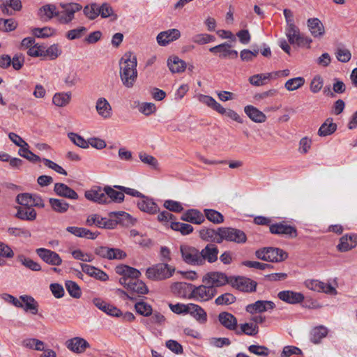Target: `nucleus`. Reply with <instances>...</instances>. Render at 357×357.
Wrapping results in <instances>:
<instances>
[{
  "label": "nucleus",
  "mask_w": 357,
  "mask_h": 357,
  "mask_svg": "<svg viewBox=\"0 0 357 357\" xmlns=\"http://www.w3.org/2000/svg\"><path fill=\"white\" fill-rule=\"evenodd\" d=\"M137 58L132 53L125 54L120 60V78L126 88H132L137 81Z\"/></svg>",
  "instance_id": "f257e3e1"
},
{
  "label": "nucleus",
  "mask_w": 357,
  "mask_h": 357,
  "mask_svg": "<svg viewBox=\"0 0 357 357\" xmlns=\"http://www.w3.org/2000/svg\"><path fill=\"white\" fill-rule=\"evenodd\" d=\"M257 259L269 262H280L288 257L287 252L282 249L273 247H266L255 252Z\"/></svg>",
  "instance_id": "f03ea898"
},
{
  "label": "nucleus",
  "mask_w": 357,
  "mask_h": 357,
  "mask_svg": "<svg viewBox=\"0 0 357 357\" xmlns=\"http://www.w3.org/2000/svg\"><path fill=\"white\" fill-rule=\"evenodd\" d=\"M175 269L167 263L158 264L146 269V275L152 280H162L170 278Z\"/></svg>",
  "instance_id": "7ed1b4c3"
},
{
  "label": "nucleus",
  "mask_w": 357,
  "mask_h": 357,
  "mask_svg": "<svg viewBox=\"0 0 357 357\" xmlns=\"http://www.w3.org/2000/svg\"><path fill=\"white\" fill-rule=\"evenodd\" d=\"M285 34L290 44H296L298 46L307 45L312 43V40L301 33L299 28L296 25L286 26Z\"/></svg>",
  "instance_id": "20e7f679"
},
{
  "label": "nucleus",
  "mask_w": 357,
  "mask_h": 357,
  "mask_svg": "<svg viewBox=\"0 0 357 357\" xmlns=\"http://www.w3.org/2000/svg\"><path fill=\"white\" fill-rule=\"evenodd\" d=\"M180 252L183 261L191 266H202L200 251L191 245L182 244L180 245Z\"/></svg>",
  "instance_id": "39448f33"
},
{
  "label": "nucleus",
  "mask_w": 357,
  "mask_h": 357,
  "mask_svg": "<svg viewBox=\"0 0 357 357\" xmlns=\"http://www.w3.org/2000/svg\"><path fill=\"white\" fill-rule=\"evenodd\" d=\"M63 10H58L57 20L61 24H68L72 22L75 17V13L81 10L82 6L77 3H70L61 5Z\"/></svg>",
  "instance_id": "423d86ee"
},
{
  "label": "nucleus",
  "mask_w": 357,
  "mask_h": 357,
  "mask_svg": "<svg viewBox=\"0 0 357 357\" xmlns=\"http://www.w3.org/2000/svg\"><path fill=\"white\" fill-rule=\"evenodd\" d=\"M222 242H234L236 243H244L247 241V236L244 231L241 229L232 227H220Z\"/></svg>",
  "instance_id": "0eeeda50"
},
{
  "label": "nucleus",
  "mask_w": 357,
  "mask_h": 357,
  "mask_svg": "<svg viewBox=\"0 0 357 357\" xmlns=\"http://www.w3.org/2000/svg\"><path fill=\"white\" fill-rule=\"evenodd\" d=\"M230 279L227 275L222 272L212 271L206 273L202 279L204 284H208L216 289L227 284H230Z\"/></svg>",
  "instance_id": "6e6552de"
},
{
  "label": "nucleus",
  "mask_w": 357,
  "mask_h": 357,
  "mask_svg": "<svg viewBox=\"0 0 357 357\" xmlns=\"http://www.w3.org/2000/svg\"><path fill=\"white\" fill-rule=\"evenodd\" d=\"M192 296L199 301L211 300L217 294V289L208 284H202L199 287L190 285Z\"/></svg>",
  "instance_id": "1a4fd4ad"
},
{
  "label": "nucleus",
  "mask_w": 357,
  "mask_h": 357,
  "mask_svg": "<svg viewBox=\"0 0 357 357\" xmlns=\"http://www.w3.org/2000/svg\"><path fill=\"white\" fill-rule=\"evenodd\" d=\"M219 250L214 243H208L201 251V264L204 265L206 261L213 264L218 259Z\"/></svg>",
  "instance_id": "9d476101"
},
{
  "label": "nucleus",
  "mask_w": 357,
  "mask_h": 357,
  "mask_svg": "<svg viewBox=\"0 0 357 357\" xmlns=\"http://www.w3.org/2000/svg\"><path fill=\"white\" fill-rule=\"evenodd\" d=\"M230 284L233 287L246 292L255 291L257 287L256 282L245 277L231 278Z\"/></svg>",
  "instance_id": "9b49d317"
},
{
  "label": "nucleus",
  "mask_w": 357,
  "mask_h": 357,
  "mask_svg": "<svg viewBox=\"0 0 357 357\" xmlns=\"http://www.w3.org/2000/svg\"><path fill=\"white\" fill-rule=\"evenodd\" d=\"M269 230L273 234L284 235L290 238H296L298 236L296 228L287 225L284 222L271 225Z\"/></svg>",
  "instance_id": "f8f14e48"
},
{
  "label": "nucleus",
  "mask_w": 357,
  "mask_h": 357,
  "mask_svg": "<svg viewBox=\"0 0 357 357\" xmlns=\"http://www.w3.org/2000/svg\"><path fill=\"white\" fill-rule=\"evenodd\" d=\"M305 287L312 291L324 292L331 295H336L337 291L331 284L324 283L318 280H307L305 281Z\"/></svg>",
  "instance_id": "ddd939ff"
},
{
  "label": "nucleus",
  "mask_w": 357,
  "mask_h": 357,
  "mask_svg": "<svg viewBox=\"0 0 357 357\" xmlns=\"http://www.w3.org/2000/svg\"><path fill=\"white\" fill-rule=\"evenodd\" d=\"M115 272L121 275V278H124L126 283L139 279L141 276V272L139 270L123 264L116 266Z\"/></svg>",
  "instance_id": "4468645a"
},
{
  "label": "nucleus",
  "mask_w": 357,
  "mask_h": 357,
  "mask_svg": "<svg viewBox=\"0 0 357 357\" xmlns=\"http://www.w3.org/2000/svg\"><path fill=\"white\" fill-rule=\"evenodd\" d=\"M86 225L89 227L95 225L99 228L111 229L116 227V222L113 220L102 218L98 214H93L88 216L86 220Z\"/></svg>",
  "instance_id": "2eb2a0df"
},
{
  "label": "nucleus",
  "mask_w": 357,
  "mask_h": 357,
  "mask_svg": "<svg viewBox=\"0 0 357 357\" xmlns=\"http://www.w3.org/2000/svg\"><path fill=\"white\" fill-rule=\"evenodd\" d=\"M36 252L40 259L48 264L59 266L62 263L60 256L52 250L40 248L36 249Z\"/></svg>",
  "instance_id": "dca6fc26"
},
{
  "label": "nucleus",
  "mask_w": 357,
  "mask_h": 357,
  "mask_svg": "<svg viewBox=\"0 0 357 357\" xmlns=\"http://www.w3.org/2000/svg\"><path fill=\"white\" fill-rule=\"evenodd\" d=\"M181 37V32L177 29H170L167 31L160 32L156 40L159 45L167 46L170 43L174 42Z\"/></svg>",
  "instance_id": "f3484780"
},
{
  "label": "nucleus",
  "mask_w": 357,
  "mask_h": 357,
  "mask_svg": "<svg viewBox=\"0 0 357 357\" xmlns=\"http://www.w3.org/2000/svg\"><path fill=\"white\" fill-rule=\"evenodd\" d=\"M307 26L310 33L314 38H321L325 35V27L319 18H309L307 20Z\"/></svg>",
  "instance_id": "a211bd4d"
},
{
  "label": "nucleus",
  "mask_w": 357,
  "mask_h": 357,
  "mask_svg": "<svg viewBox=\"0 0 357 357\" xmlns=\"http://www.w3.org/2000/svg\"><path fill=\"white\" fill-rule=\"evenodd\" d=\"M119 282L128 290H130L133 293H137L138 294H146L149 292L148 287L145 283L139 279L129 283H126L124 278H119Z\"/></svg>",
  "instance_id": "6ab92c4d"
},
{
  "label": "nucleus",
  "mask_w": 357,
  "mask_h": 357,
  "mask_svg": "<svg viewBox=\"0 0 357 357\" xmlns=\"http://www.w3.org/2000/svg\"><path fill=\"white\" fill-rule=\"evenodd\" d=\"M275 307V305L271 301H257L254 303L249 304L246 306L245 310L250 314L261 313L271 309Z\"/></svg>",
  "instance_id": "aec40b11"
},
{
  "label": "nucleus",
  "mask_w": 357,
  "mask_h": 357,
  "mask_svg": "<svg viewBox=\"0 0 357 357\" xmlns=\"http://www.w3.org/2000/svg\"><path fill=\"white\" fill-rule=\"evenodd\" d=\"M67 348L77 354L85 351L86 349L90 347V344L84 338L75 337L66 341Z\"/></svg>",
  "instance_id": "412c9836"
},
{
  "label": "nucleus",
  "mask_w": 357,
  "mask_h": 357,
  "mask_svg": "<svg viewBox=\"0 0 357 357\" xmlns=\"http://www.w3.org/2000/svg\"><path fill=\"white\" fill-rule=\"evenodd\" d=\"M85 197L90 201L97 202L98 204H107V197L105 192V186L104 188L98 187L85 192Z\"/></svg>",
  "instance_id": "4be33fe9"
},
{
  "label": "nucleus",
  "mask_w": 357,
  "mask_h": 357,
  "mask_svg": "<svg viewBox=\"0 0 357 357\" xmlns=\"http://www.w3.org/2000/svg\"><path fill=\"white\" fill-rule=\"evenodd\" d=\"M278 297L282 301L289 304H297L303 301L304 295L300 292H295L290 290L280 291Z\"/></svg>",
  "instance_id": "5701e85b"
},
{
  "label": "nucleus",
  "mask_w": 357,
  "mask_h": 357,
  "mask_svg": "<svg viewBox=\"0 0 357 357\" xmlns=\"http://www.w3.org/2000/svg\"><path fill=\"white\" fill-rule=\"evenodd\" d=\"M54 191L58 196L74 200H76L79 198L77 193L74 190L62 183H55Z\"/></svg>",
  "instance_id": "b1692460"
},
{
  "label": "nucleus",
  "mask_w": 357,
  "mask_h": 357,
  "mask_svg": "<svg viewBox=\"0 0 357 357\" xmlns=\"http://www.w3.org/2000/svg\"><path fill=\"white\" fill-rule=\"evenodd\" d=\"M141 198L142 199L137 202V206L142 211L149 214H155L159 212L158 204L151 198L145 195Z\"/></svg>",
  "instance_id": "393cba45"
},
{
  "label": "nucleus",
  "mask_w": 357,
  "mask_h": 357,
  "mask_svg": "<svg viewBox=\"0 0 357 357\" xmlns=\"http://www.w3.org/2000/svg\"><path fill=\"white\" fill-rule=\"evenodd\" d=\"M66 231L77 237L92 240L96 239L100 234L98 231H92L86 228L78 227H68Z\"/></svg>",
  "instance_id": "a878e982"
},
{
  "label": "nucleus",
  "mask_w": 357,
  "mask_h": 357,
  "mask_svg": "<svg viewBox=\"0 0 357 357\" xmlns=\"http://www.w3.org/2000/svg\"><path fill=\"white\" fill-rule=\"evenodd\" d=\"M20 300L22 303V308L25 312H29L32 314H37L38 312V303L35 298L29 295H22L20 296Z\"/></svg>",
  "instance_id": "bb28decb"
},
{
  "label": "nucleus",
  "mask_w": 357,
  "mask_h": 357,
  "mask_svg": "<svg viewBox=\"0 0 357 357\" xmlns=\"http://www.w3.org/2000/svg\"><path fill=\"white\" fill-rule=\"evenodd\" d=\"M96 109L99 116L105 119L112 116V109L109 102L105 98H99L96 103Z\"/></svg>",
  "instance_id": "cd10ccee"
},
{
  "label": "nucleus",
  "mask_w": 357,
  "mask_h": 357,
  "mask_svg": "<svg viewBox=\"0 0 357 357\" xmlns=\"http://www.w3.org/2000/svg\"><path fill=\"white\" fill-rule=\"evenodd\" d=\"M181 220L190 223L199 225L204 222V215L197 209L187 210L181 215Z\"/></svg>",
  "instance_id": "c85d7f7f"
},
{
  "label": "nucleus",
  "mask_w": 357,
  "mask_h": 357,
  "mask_svg": "<svg viewBox=\"0 0 357 357\" xmlns=\"http://www.w3.org/2000/svg\"><path fill=\"white\" fill-rule=\"evenodd\" d=\"M200 238L206 241L221 243L220 227L215 230L210 228H204L199 231Z\"/></svg>",
  "instance_id": "c756f323"
},
{
  "label": "nucleus",
  "mask_w": 357,
  "mask_h": 357,
  "mask_svg": "<svg viewBox=\"0 0 357 357\" xmlns=\"http://www.w3.org/2000/svg\"><path fill=\"white\" fill-rule=\"evenodd\" d=\"M93 303L98 309L109 315L119 317L121 314V312L119 309L100 298H94Z\"/></svg>",
  "instance_id": "7c9ffc66"
},
{
  "label": "nucleus",
  "mask_w": 357,
  "mask_h": 357,
  "mask_svg": "<svg viewBox=\"0 0 357 357\" xmlns=\"http://www.w3.org/2000/svg\"><path fill=\"white\" fill-rule=\"evenodd\" d=\"M109 216L116 218V220L114 221L116 222V225L118 224H121L123 226L128 227L134 225L136 222V220L134 219L129 213L124 211L111 212L109 213Z\"/></svg>",
  "instance_id": "2f4dec72"
},
{
  "label": "nucleus",
  "mask_w": 357,
  "mask_h": 357,
  "mask_svg": "<svg viewBox=\"0 0 357 357\" xmlns=\"http://www.w3.org/2000/svg\"><path fill=\"white\" fill-rule=\"evenodd\" d=\"M38 16L43 22H48L54 17H58L57 8L54 4H46L39 9Z\"/></svg>",
  "instance_id": "473e14b6"
},
{
  "label": "nucleus",
  "mask_w": 357,
  "mask_h": 357,
  "mask_svg": "<svg viewBox=\"0 0 357 357\" xmlns=\"http://www.w3.org/2000/svg\"><path fill=\"white\" fill-rule=\"evenodd\" d=\"M15 216L22 220L33 221L37 217V213L32 207L18 206Z\"/></svg>",
  "instance_id": "72a5a7b5"
},
{
  "label": "nucleus",
  "mask_w": 357,
  "mask_h": 357,
  "mask_svg": "<svg viewBox=\"0 0 357 357\" xmlns=\"http://www.w3.org/2000/svg\"><path fill=\"white\" fill-rule=\"evenodd\" d=\"M218 320L224 327L229 330L234 331L237 327L236 318L229 312H220L218 315Z\"/></svg>",
  "instance_id": "f704fd0d"
},
{
  "label": "nucleus",
  "mask_w": 357,
  "mask_h": 357,
  "mask_svg": "<svg viewBox=\"0 0 357 357\" xmlns=\"http://www.w3.org/2000/svg\"><path fill=\"white\" fill-rule=\"evenodd\" d=\"M81 267L84 273L101 281H106L109 278L108 275L104 271L95 266L86 264H82Z\"/></svg>",
  "instance_id": "c9c22d12"
},
{
  "label": "nucleus",
  "mask_w": 357,
  "mask_h": 357,
  "mask_svg": "<svg viewBox=\"0 0 357 357\" xmlns=\"http://www.w3.org/2000/svg\"><path fill=\"white\" fill-rule=\"evenodd\" d=\"M167 66L172 73H180L186 68L185 62L177 56H170L167 60Z\"/></svg>",
  "instance_id": "e433bc0d"
},
{
  "label": "nucleus",
  "mask_w": 357,
  "mask_h": 357,
  "mask_svg": "<svg viewBox=\"0 0 357 357\" xmlns=\"http://www.w3.org/2000/svg\"><path fill=\"white\" fill-rule=\"evenodd\" d=\"M244 112L247 116L254 122L264 123L266 120V116L257 107L252 105H247L244 107Z\"/></svg>",
  "instance_id": "4c0bfd02"
},
{
  "label": "nucleus",
  "mask_w": 357,
  "mask_h": 357,
  "mask_svg": "<svg viewBox=\"0 0 357 357\" xmlns=\"http://www.w3.org/2000/svg\"><path fill=\"white\" fill-rule=\"evenodd\" d=\"M188 314L192 316L200 324H205L207 321L206 312L202 307L197 304L190 303Z\"/></svg>",
  "instance_id": "58836bf2"
},
{
  "label": "nucleus",
  "mask_w": 357,
  "mask_h": 357,
  "mask_svg": "<svg viewBox=\"0 0 357 357\" xmlns=\"http://www.w3.org/2000/svg\"><path fill=\"white\" fill-rule=\"evenodd\" d=\"M356 236L355 235H344L341 237L340 243L337 245V250L340 252H347L356 245Z\"/></svg>",
  "instance_id": "ea45409f"
},
{
  "label": "nucleus",
  "mask_w": 357,
  "mask_h": 357,
  "mask_svg": "<svg viewBox=\"0 0 357 357\" xmlns=\"http://www.w3.org/2000/svg\"><path fill=\"white\" fill-rule=\"evenodd\" d=\"M328 330L321 325L313 328L310 332V341L314 344H319L323 338L328 335Z\"/></svg>",
  "instance_id": "a19ab883"
},
{
  "label": "nucleus",
  "mask_w": 357,
  "mask_h": 357,
  "mask_svg": "<svg viewBox=\"0 0 357 357\" xmlns=\"http://www.w3.org/2000/svg\"><path fill=\"white\" fill-rule=\"evenodd\" d=\"M105 192L107 197V203L111 202L121 203L124 200L125 196L122 191H116L109 185L105 186Z\"/></svg>",
  "instance_id": "79ce46f5"
},
{
  "label": "nucleus",
  "mask_w": 357,
  "mask_h": 357,
  "mask_svg": "<svg viewBox=\"0 0 357 357\" xmlns=\"http://www.w3.org/2000/svg\"><path fill=\"white\" fill-rule=\"evenodd\" d=\"M49 202L52 209L59 213H64L69 208V204L63 199L50 198Z\"/></svg>",
  "instance_id": "37998d69"
},
{
  "label": "nucleus",
  "mask_w": 357,
  "mask_h": 357,
  "mask_svg": "<svg viewBox=\"0 0 357 357\" xmlns=\"http://www.w3.org/2000/svg\"><path fill=\"white\" fill-rule=\"evenodd\" d=\"M336 129L337 125L333 123V119L331 118H328L320 126L318 130V135L321 137H326L335 132Z\"/></svg>",
  "instance_id": "c03bdc74"
},
{
  "label": "nucleus",
  "mask_w": 357,
  "mask_h": 357,
  "mask_svg": "<svg viewBox=\"0 0 357 357\" xmlns=\"http://www.w3.org/2000/svg\"><path fill=\"white\" fill-rule=\"evenodd\" d=\"M71 93H56L54 95L52 98L53 103L57 107H65L70 100Z\"/></svg>",
  "instance_id": "a18cd8bd"
},
{
  "label": "nucleus",
  "mask_w": 357,
  "mask_h": 357,
  "mask_svg": "<svg viewBox=\"0 0 357 357\" xmlns=\"http://www.w3.org/2000/svg\"><path fill=\"white\" fill-rule=\"evenodd\" d=\"M99 5L97 3H91L83 8L84 15L90 20H93L100 15Z\"/></svg>",
  "instance_id": "49530a36"
},
{
  "label": "nucleus",
  "mask_w": 357,
  "mask_h": 357,
  "mask_svg": "<svg viewBox=\"0 0 357 357\" xmlns=\"http://www.w3.org/2000/svg\"><path fill=\"white\" fill-rule=\"evenodd\" d=\"M259 333V327L253 323H245L241 324V331H236L237 335L245 334L250 336H255Z\"/></svg>",
  "instance_id": "de8ad7c7"
},
{
  "label": "nucleus",
  "mask_w": 357,
  "mask_h": 357,
  "mask_svg": "<svg viewBox=\"0 0 357 357\" xmlns=\"http://www.w3.org/2000/svg\"><path fill=\"white\" fill-rule=\"evenodd\" d=\"M204 218L214 224H220L224 222V216L220 212L214 209H204Z\"/></svg>",
  "instance_id": "09e8293b"
},
{
  "label": "nucleus",
  "mask_w": 357,
  "mask_h": 357,
  "mask_svg": "<svg viewBox=\"0 0 357 357\" xmlns=\"http://www.w3.org/2000/svg\"><path fill=\"white\" fill-rule=\"evenodd\" d=\"M231 45L228 43H224L211 47L209 51L212 53L217 54L220 53V57L225 59L229 57V53Z\"/></svg>",
  "instance_id": "8fccbe9b"
},
{
  "label": "nucleus",
  "mask_w": 357,
  "mask_h": 357,
  "mask_svg": "<svg viewBox=\"0 0 357 357\" xmlns=\"http://www.w3.org/2000/svg\"><path fill=\"white\" fill-rule=\"evenodd\" d=\"M170 227L173 230L180 231L182 235H188L193 231L192 226L187 223L172 221Z\"/></svg>",
  "instance_id": "3c124183"
},
{
  "label": "nucleus",
  "mask_w": 357,
  "mask_h": 357,
  "mask_svg": "<svg viewBox=\"0 0 357 357\" xmlns=\"http://www.w3.org/2000/svg\"><path fill=\"white\" fill-rule=\"evenodd\" d=\"M270 74L261 73L254 75L249 78L250 83L256 86H263L270 80Z\"/></svg>",
  "instance_id": "603ef678"
},
{
  "label": "nucleus",
  "mask_w": 357,
  "mask_h": 357,
  "mask_svg": "<svg viewBox=\"0 0 357 357\" xmlns=\"http://www.w3.org/2000/svg\"><path fill=\"white\" fill-rule=\"evenodd\" d=\"M17 259L22 265L31 271H39L41 269V266L38 263L26 257L23 255H18Z\"/></svg>",
  "instance_id": "864d4df0"
},
{
  "label": "nucleus",
  "mask_w": 357,
  "mask_h": 357,
  "mask_svg": "<svg viewBox=\"0 0 357 357\" xmlns=\"http://www.w3.org/2000/svg\"><path fill=\"white\" fill-rule=\"evenodd\" d=\"M305 84V79L303 77H297L288 79L284 87L287 90L292 91L302 87Z\"/></svg>",
  "instance_id": "5fc2aeb1"
},
{
  "label": "nucleus",
  "mask_w": 357,
  "mask_h": 357,
  "mask_svg": "<svg viewBox=\"0 0 357 357\" xmlns=\"http://www.w3.org/2000/svg\"><path fill=\"white\" fill-rule=\"evenodd\" d=\"M135 308L138 314L144 317H149L153 313L152 307L144 301L137 302L135 305Z\"/></svg>",
  "instance_id": "6e6d98bb"
},
{
  "label": "nucleus",
  "mask_w": 357,
  "mask_h": 357,
  "mask_svg": "<svg viewBox=\"0 0 357 357\" xmlns=\"http://www.w3.org/2000/svg\"><path fill=\"white\" fill-rule=\"evenodd\" d=\"M28 147L29 146H24L23 148H20L18 151L19 155L33 163L41 161L42 159L38 155L29 151Z\"/></svg>",
  "instance_id": "4d7b16f0"
},
{
  "label": "nucleus",
  "mask_w": 357,
  "mask_h": 357,
  "mask_svg": "<svg viewBox=\"0 0 357 357\" xmlns=\"http://www.w3.org/2000/svg\"><path fill=\"white\" fill-rule=\"evenodd\" d=\"M100 15L102 18H107L110 16L114 17V20L117 19V15L114 13L112 7L107 2L99 6Z\"/></svg>",
  "instance_id": "13d9d810"
},
{
  "label": "nucleus",
  "mask_w": 357,
  "mask_h": 357,
  "mask_svg": "<svg viewBox=\"0 0 357 357\" xmlns=\"http://www.w3.org/2000/svg\"><path fill=\"white\" fill-rule=\"evenodd\" d=\"M66 288L67 291H68L69 294L75 298H79L81 295V289L78 284L71 280H68L66 282Z\"/></svg>",
  "instance_id": "bf43d9fd"
},
{
  "label": "nucleus",
  "mask_w": 357,
  "mask_h": 357,
  "mask_svg": "<svg viewBox=\"0 0 357 357\" xmlns=\"http://www.w3.org/2000/svg\"><path fill=\"white\" fill-rule=\"evenodd\" d=\"M139 158L143 163L150 166L153 169L158 168V160L153 155H149L145 152H140L139 154Z\"/></svg>",
  "instance_id": "052dcab7"
},
{
  "label": "nucleus",
  "mask_w": 357,
  "mask_h": 357,
  "mask_svg": "<svg viewBox=\"0 0 357 357\" xmlns=\"http://www.w3.org/2000/svg\"><path fill=\"white\" fill-rule=\"evenodd\" d=\"M87 31V29L85 26H80L77 29H71L68 31L66 36L68 40H75L81 38Z\"/></svg>",
  "instance_id": "680f3d73"
},
{
  "label": "nucleus",
  "mask_w": 357,
  "mask_h": 357,
  "mask_svg": "<svg viewBox=\"0 0 357 357\" xmlns=\"http://www.w3.org/2000/svg\"><path fill=\"white\" fill-rule=\"evenodd\" d=\"M236 301V297L231 294L225 293L219 296L215 301L218 305H229Z\"/></svg>",
  "instance_id": "e2e57ef3"
},
{
  "label": "nucleus",
  "mask_w": 357,
  "mask_h": 357,
  "mask_svg": "<svg viewBox=\"0 0 357 357\" xmlns=\"http://www.w3.org/2000/svg\"><path fill=\"white\" fill-rule=\"evenodd\" d=\"M68 136L71 142H73L77 146L82 149H86L89 147L88 142L86 141L82 136L74 132L68 133Z\"/></svg>",
  "instance_id": "0e129e2a"
},
{
  "label": "nucleus",
  "mask_w": 357,
  "mask_h": 357,
  "mask_svg": "<svg viewBox=\"0 0 357 357\" xmlns=\"http://www.w3.org/2000/svg\"><path fill=\"white\" fill-rule=\"evenodd\" d=\"M215 38L207 33H199L193 36L192 41L199 45H204L214 41Z\"/></svg>",
  "instance_id": "69168bd1"
},
{
  "label": "nucleus",
  "mask_w": 357,
  "mask_h": 357,
  "mask_svg": "<svg viewBox=\"0 0 357 357\" xmlns=\"http://www.w3.org/2000/svg\"><path fill=\"white\" fill-rule=\"evenodd\" d=\"M248 351L259 356L266 357L269 354L268 349L265 346L252 344L248 347Z\"/></svg>",
  "instance_id": "338daca9"
},
{
  "label": "nucleus",
  "mask_w": 357,
  "mask_h": 357,
  "mask_svg": "<svg viewBox=\"0 0 357 357\" xmlns=\"http://www.w3.org/2000/svg\"><path fill=\"white\" fill-rule=\"evenodd\" d=\"M337 59L342 63L348 62L351 58L350 51L345 48H337L335 52Z\"/></svg>",
  "instance_id": "774afa93"
}]
</instances>
